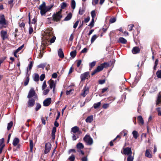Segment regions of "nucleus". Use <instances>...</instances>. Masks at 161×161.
<instances>
[{
    "mask_svg": "<svg viewBox=\"0 0 161 161\" xmlns=\"http://www.w3.org/2000/svg\"><path fill=\"white\" fill-rule=\"evenodd\" d=\"M52 6H46L45 2H43L42 3L39 7L38 9L41 10L40 13L42 15H45L46 13L49 11L52 8Z\"/></svg>",
    "mask_w": 161,
    "mask_h": 161,
    "instance_id": "1",
    "label": "nucleus"
},
{
    "mask_svg": "<svg viewBox=\"0 0 161 161\" xmlns=\"http://www.w3.org/2000/svg\"><path fill=\"white\" fill-rule=\"evenodd\" d=\"M62 10L56 12V13L54 14L53 15V20L54 21L58 22L59 21L61 18L62 17L61 14Z\"/></svg>",
    "mask_w": 161,
    "mask_h": 161,
    "instance_id": "2",
    "label": "nucleus"
},
{
    "mask_svg": "<svg viewBox=\"0 0 161 161\" xmlns=\"http://www.w3.org/2000/svg\"><path fill=\"white\" fill-rule=\"evenodd\" d=\"M83 140L88 145H91L93 143L92 139L88 135L85 136L83 138Z\"/></svg>",
    "mask_w": 161,
    "mask_h": 161,
    "instance_id": "3",
    "label": "nucleus"
},
{
    "mask_svg": "<svg viewBox=\"0 0 161 161\" xmlns=\"http://www.w3.org/2000/svg\"><path fill=\"white\" fill-rule=\"evenodd\" d=\"M36 96V94L34 89L33 88H31L29 92L27 97L28 98H30Z\"/></svg>",
    "mask_w": 161,
    "mask_h": 161,
    "instance_id": "4",
    "label": "nucleus"
},
{
    "mask_svg": "<svg viewBox=\"0 0 161 161\" xmlns=\"http://www.w3.org/2000/svg\"><path fill=\"white\" fill-rule=\"evenodd\" d=\"M0 24L3 26L6 25L7 24L3 14H1L0 15Z\"/></svg>",
    "mask_w": 161,
    "mask_h": 161,
    "instance_id": "5",
    "label": "nucleus"
},
{
    "mask_svg": "<svg viewBox=\"0 0 161 161\" xmlns=\"http://www.w3.org/2000/svg\"><path fill=\"white\" fill-rule=\"evenodd\" d=\"M83 92L81 93V95L83 97H85L88 94L89 92V88L88 87L86 86H85L83 90Z\"/></svg>",
    "mask_w": 161,
    "mask_h": 161,
    "instance_id": "6",
    "label": "nucleus"
},
{
    "mask_svg": "<svg viewBox=\"0 0 161 161\" xmlns=\"http://www.w3.org/2000/svg\"><path fill=\"white\" fill-rule=\"evenodd\" d=\"M103 66L101 64L98 66L96 69L92 73V75H93L96 73L99 72L103 69Z\"/></svg>",
    "mask_w": 161,
    "mask_h": 161,
    "instance_id": "7",
    "label": "nucleus"
},
{
    "mask_svg": "<svg viewBox=\"0 0 161 161\" xmlns=\"http://www.w3.org/2000/svg\"><path fill=\"white\" fill-rule=\"evenodd\" d=\"M51 148V144L47 142L46 143L45 147L44 153L45 154H47L50 151Z\"/></svg>",
    "mask_w": 161,
    "mask_h": 161,
    "instance_id": "8",
    "label": "nucleus"
},
{
    "mask_svg": "<svg viewBox=\"0 0 161 161\" xmlns=\"http://www.w3.org/2000/svg\"><path fill=\"white\" fill-rule=\"evenodd\" d=\"M51 98L50 97L46 99L43 102V105L44 106H48L51 103Z\"/></svg>",
    "mask_w": 161,
    "mask_h": 161,
    "instance_id": "9",
    "label": "nucleus"
},
{
    "mask_svg": "<svg viewBox=\"0 0 161 161\" xmlns=\"http://www.w3.org/2000/svg\"><path fill=\"white\" fill-rule=\"evenodd\" d=\"M123 153L125 155H129L132 154V151L130 147H127L124 149Z\"/></svg>",
    "mask_w": 161,
    "mask_h": 161,
    "instance_id": "10",
    "label": "nucleus"
},
{
    "mask_svg": "<svg viewBox=\"0 0 161 161\" xmlns=\"http://www.w3.org/2000/svg\"><path fill=\"white\" fill-rule=\"evenodd\" d=\"M0 34L1 37L3 40H4L8 38V35L6 31L2 30L1 31Z\"/></svg>",
    "mask_w": 161,
    "mask_h": 161,
    "instance_id": "11",
    "label": "nucleus"
},
{
    "mask_svg": "<svg viewBox=\"0 0 161 161\" xmlns=\"http://www.w3.org/2000/svg\"><path fill=\"white\" fill-rule=\"evenodd\" d=\"M35 103V100L33 98H31L29 100L28 102V107H32L33 106Z\"/></svg>",
    "mask_w": 161,
    "mask_h": 161,
    "instance_id": "12",
    "label": "nucleus"
},
{
    "mask_svg": "<svg viewBox=\"0 0 161 161\" xmlns=\"http://www.w3.org/2000/svg\"><path fill=\"white\" fill-rule=\"evenodd\" d=\"M89 75V73L88 72H86L81 74L80 76L81 81L85 80L86 79L88 76Z\"/></svg>",
    "mask_w": 161,
    "mask_h": 161,
    "instance_id": "13",
    "label": "nucleus"
},
{
    "mask_svg": "<svg viewBox=\"0 0 161 161\" xmlns=\"http://www.w3.org/2000/svg\"><path fill=\"white\" fill-rule=\"evenodd\" d=\"M137 119L139 124L140 125H143L144 124V121L142 117V116L140 115L137 117Z\"/></svg>",
    "mask_w": 161,
    "mask_h": 161,
    "instance_id": "14",
    "label": "nucleus"
},
{
    "mask_svg": "<svg viewBox=\"0 0 161 161\" xmlns=\"http://www.w3.org/2000/svg\"><path fill=\"white\" fill-rule=\"evenodd\" d=\"M140 49L139 48L137 47H134L132 50V52L133 54H135L139 53Z\"/></svg>",
    "mask_w": 161,
    "mask_h": 161,
    "instance_id": "15",
    "label": "nucleus"
},
{
    "mask_svg": "<svg viewBox=\"0 0 161 161\" xmlns=\"http://www.w3.org/2000/svg\"><path fill=\"white\" fill-rule=\"evenodd\" d=\"M79 131V128L76 126L73 127L71 129V132L75 134Z\"/></svg>",
    "mask_w": 161,
    "mask_h": 161,
    "instance_id": "16",
    "label": "nucleus"
},
{
    "mask_svg": "<svg viewBox=\"0 0 161 161\" xmlns=\"http://www.w3.org/2000/svg\"><path fill=\"white\" fill-rule=\"evenodd\" d=\"M28 68H27V74L26 75V78L24 82V85L25 86H26V85H27V84H28V83H29V75H28Z\"/></svg>",
    "mask_w": 161,
    "mask_h": 161,
    "instance_id": "17",
    "label": "nucleus"
},
{
    "mask_svg": "<svg viewBox=\"0 0 161 161\" xmlns=\"http://www.w3.org/2000/svg\"><path fill=\"white\" fill-rule=\"evenodd\" d=\"M93 115H90L88 116L86 119V123H91L93 120Z\"/></svg>",
    "mask_w": 161,
    "mask_h": 161,
    "instance_id": "18",
    "label": "nucleus"
},
{
    "mask_svg": "<svg viewBox=\"0 0 161 161\" xmlns=\"http://www.w3.org/2000/svg\"><path fill=\"white\" fill-rule=\"evenodd\" d=\"M58 54L59 57L61 58H63L64 57V54L61 48L59 49L58 51Z\"/></svg>",
    "mask_w": 161,
    "mask_h": 161,
    "instance_id": "19",
    "label": "nucleus"
},
{
    "mask_svg": "<svg viewBox=\"0 0 161 161\" xmlns=\"http://www.w3.org/2000/svg\"><path fill=\"white\" fill-rule=\"evenodd\" d=\"M49 86L51 89L53 88V91H54L55 87V83L54 82V81L51 80L50 82Z\"/></svg>",
    "mask_w": 161,
    "mask_h": 161,
    "instance_id": "20",
    "label": "nucleus"
},
{
    "mask_svg": "<svg viewBox=\"0 0 161 161\" xmlns=\"http://www.w3.org/2000/svg\"><path fill=\"white\" fill-rule=\"evenodd\" d=\"M161 104V92H160L157 100L156 105Z\"/></svg>",
    "mask_w": 161,
    "mask_h": 161,
    "instance_id": "21",
    "label": "nucleus"
},
{
    "mask_svg": "<svg viewBox=\"0 0 161 161\" xmlns=\"http://www.w3.org/2000/svg\"><path fill=\"white\" fill-rule=\"evenodd\" d=\"M53 34L52 32H47L45 36V38L47 40H48L50 37L53 36Z\"/></svg>",
    "mask_w": 161,
    "mask_h": 161,
    "instance_id": "22",
    "label": "nucleus"
},
{
    "mask_svg": "<svg viewBox=\"0 0 161 161\" xmlns=\"http://www.w3.org/2000/svg\"><path fill=\"white\" fill-rule=\"evenodd\" d=\"M118 42L123 44H125L127 42L126 40L122 37H120L119 38Z\"/></svg>",
    "mask_w": 161,
    "mask_h": 161,
    "instance_id": "23",
    "label": "nucleus"
},
{
    "mask_svg": "<svg viewBox=\"0 0 161 161\" xmlns=\"http://www.w3.org/2000/svg\"><path fill=\"white\" fill-rule=\"evenodd\" d=\"M72 14L71 13H69L67 15L65 18L64 19V21H68L69 20L72 18Z\"/></svg>",
    "mask_w": 161,
    "mask_h": 161,
    "instance_id": "24",
    "label": "nucleus"
},
{
    "mask_svg": "<svg viewBox=\"0 0 161 161\" xmlns=\"http://www.w3.org/2000/svg\"><path fill=\"white\" fill-rule=\"evenodd\" d=\"M19 142V139L17 138H15L13 140V144L14 146H16L17 145Z\"/></svg>",
    "mask_w": 161,
    "mask_h": 161,
    "instance_id": "25",
    "label": "nucleus"
},
{
    "mask_svg": "<svg viewBox=\"0 0 161 161\" xmlns=\"http://www.w3.org/2000/svg\"><path fill=\"white\" fill-rule=\"evenodd\" d=\"M145 156L148 158H151L152 157V155L150 153L149 150L147 149L146 151V153L145 154Z\"/></svg>",
    "mask_w": 161,
    "mask_h": 161,
    "instance_id": "26",
    "label": "nucleus"
},
{
    "mask_svg": "<svg viewBox=\"0 0 161 161\" xmlns=\"http://www.w3.org/2000/svg\"><path fill=\"white\" fill-rule=\"evenodd\" d=\"M76 147L78 149H81L84 148V146L82 143L79 142L77 144Z\"/></svg>",
    "mask_w": 161,
    "mask_h": 161,
    "instance_id": "27",
    "label": "nucleus"
},
{
    "mask_svg": "<svg viewBox=\"0 0 161 161\" xmlns=\"http://www.w3.org/2000/svg\"><path fill=\"white\" fill-rule=\"evenodd\" d=\"M132 134L134 137L136 139L138 136V132L135 130H134L132 132Z\"/></svg>",
    "mask_w": 161,
    "mask_h": 161,
    "instance_id": "28",
    "label": "nucleus"
},
{
    "mask_svg": "<svg viewBox=\"0 0 161 161\" xmlns=\"http://www.w3.org/2000/svg\"><path fill=\"white\" fill-rule=\"evenodd\" d=\"M13 125V122L11 121L8 124L7 129L8 130H9L11 129Z\"/></svg>",
    "mask_w": 161,
    "mask_h": 161,
    "instance_id": "29",
    "label": "nucleus"
},
{
    "mask_svg": "<svg viewBox=\"0 0 161 161\" xmlns=\"http://www.w3.org/2000/svg\"><path fill=\"white\" fill-rule=\"evenodd\" d=\"M76 54V52L75 50L72 51L70 53V56L73 58H74L75 57Z\"/></svg>",
    "mask_w": 161,
    "mask_h": 161,
    "instance_id": "30",
    "label": "nucleus"
},
{
    "mask_svg": "<svg viewBox=\"0 0 161 161\" xmlns=\"http://www.w3.org/2000/svg\"><path fill=\"white\" fill-rule=\"evenodd\" d=\"M34 80L35 81H38L39 80V76L38 74H35V76L34 78Z\"/></svg>",
    "mask_w": 161,
    "mask_h": 161,
    "instance_id": "31",
    "label": "nucleus"
},
{
    "mask_svg": "<svg viewBox=\"0 0 161 161\" xmlns=\"http://www.w3.org/2000/svg\"><path fill=\"white\" fill-rule=\"evenodd\" d=\"M97 37L98 36L96 35H94L91 39V43H92L93 42Z\"/></svg>",
    "mask_w": 161,
    "mask_h": 161,
    "instance_id": "32",
    "label": "nucleus"
},
{
    "mask_svg": "<svg viewBox=\"0 0 161 161\" xmlns=\"http://www.w3.org/2000/svg\"><path fill=\"white\" fill-rule=\"evenodd\" d=\"M75 2L74 0H72L71 3V8L72 9H74L75 7Z\"/></svg>",
    "mask_w": 161,
    "mask_h": 161,
    "instance_id": "33",
    "label": "nucleus"
},
{
    "mask_svg": "<svg viewBox=\"0 0 161 161\" xmlns=\"http://www.w3.org/2000/svg\"><path fill=\"white\" fill-rule=\"evenodd\" d=\"M101 104L100 102H98L97 103H94L93 105V107L95 109H96L99 107Z\"/></svg>",
    "mask_w": 161,
    "mask_h": 161,
    "instance_id": "34",
    "label": "nucleus"
},
{
    "mask_svg": "<svg viewBox=\"0 0 161 161\" xmlns=\"http://www.w3.org/2000/svg\"><path fill=\"white\" fill-rule=\"evenodd\" d=\"M41 105L39 103H36V106L35 108L36 111H37L38 110L41 108Z\"/></svg>",
    "mask_w": 161,
    "mask_h": 161,
    "instance_id": "35",
    "label": "nucleus"
},
{
    "mask_svg": "<svg viewBox=\"0 0 161 161\" xmlns=\"http://www.w3.org/2000/svg\"><path fill=\"white\" fill-rule=\"evenodd\" d=\"M92 19H94L96 15L95 11L94 10H92L91 13Z\"/></svg>",
    "mask_w": 161,
    "mask_h": 161,
    "instance_id": "36",
    "label": "nucleus"
},
{
    "mask_svg": "<svg viewBox=\"0 0 161 161\" xmlns=\"http://www.w3.org/2000/svg\"><path fill=\"white\" fill-rule=\"evenodd\" d=\"M134 159V157L131 155H130L127 158V161H133Z\"/></svg>",
    "mask_w": 161,
    "mask_h": 161,
    "instance_id": "37",
    "label": "nucleus"
},
{
    "mask_svg": "<svg viewBox=\"0 0 161 161\" xmlns=\"http://www.w3.org/2000/svg\"><path fill=\"white\" fill-rule=\"evenodd\" d=\"M78 138V136L77 135H75V134H73L72 136V138L73 141H75Z\"/></svg>",
    "mask_w": 161,
    "mask_h": 161,
    "instance_id": "38",
    "label": "nucleus"
},
{
    "mask_svg": "<svg viewBox=\"0 0 161 161\" xmlns=\"http://www.w3.org/2000/svg\"><path fill=\"white\" fill-rule=\"evenodd\" d=\"M94 19H92L91 22L90 24L88 25V26H90L91 27H92L94 25Z\"/></svg>",
    "mask_w": 161,
    "mask_h": 161,
    "instance_id": "39",
    "label": "nucleus"
},
{
    "mask_svg": "<svg viewBox=\"0 0 161 161\" xmlns=\"http://www.w3.org/2000/svg\"><path fill=\"white\" fill-rule=\"evenodd\" d=\"M156 75L158 78H161V69L158 70L156 73Z\"/></svg>",
    "mask_w": 161,
    "mask_h": 161,
    "instance_id": "40",
    "label": "nucleus"
},
{
    "mask_svg": "<svg viewBox=\"0 0 161 161\" xmlns=\"http://www.w3.org/2000/svg\"><path fill=\"white\" fill-rule=\"evenodd\" d=\"M75 158V155L73 154H72L71 155L69 158L68 159L70 161H74Z\"/></svg>",
    "mask_w": 161,
    "mask_h": 161,
    "instance_id": "41",
    "label": "nucleus"
},
{
    "mask_svg": "<svg viewBox=\"0 0 161 161\" xmlns=\"http://www.w3.org/2000/svg\"><path fill=\"white\" fill-rule=\"evenodd\" d=\"M43 90V94L44 95H47L49 91V89H44V90Z\"/></svg>",
    "mask_w": 161,
    "mask_h": 161,
    "instance_id": "42",
    "label": "nucleus"
},
{
    "mask_svg": "<svg viewBox=\"0 0 161 161\" xmlns=\"http://www.w3.org/2000/svg\"><path fill=\"white\" fill-rule=\"evenodd\" d=\"M46 65V63L41 64L38 65L37 67L39 68H42L43 69H44Z\"/></svg>",
    "mask_w": 161,
    "mask_h": 161,
    "instance_id": "43",
    "label": "nucleus"
},
{
    "mask_svg": "<svg viewBox=\"0 0 161 161\" xmlns=\"http://www.w3.org/2000/svg\"><path fill=\"white\" fill-rule=\"evenodd\" d=\"M67 6L66 3L64 2H63L61 3V8L62 9L64 8Z\"/></svg>",
    "mask_w": 161,
    "mask_h": 161,
    "instance_id": "44",
    "label": "nucleus"
},
{
    "mask_svg": "<svg viewBox=\"0 0 161 161\" xmlns=\"http://www.w3.org/2000/svg\"><path fill=\"white\" fill-rule=\"evenodd\" d=\"M116 21V18L114 17L110 18L109 20V22L111 23H113L115 22Z\"/></svg>",
    "mask_w": 161,
    "mask_h": 161,
    "instance_id": "45",
    "label": "nucleus"
},
{
    "mask_svg": "<svg viewBox=\"0 0 161 161\" xmlns=\"http://www.w3.org/2000/svg\"><path fill=\"white\" fill-rule=\"evenodd\" d=\"M99 0H92V4L93 6H95L98 4Z\"/></svg>",
    "mask_w": 161,
    "mask_h": 161,
    "instance_id": "46",
    "label": "nucleus"
},
{
    "mask_svg": "<svg viewBox=\"0 0 161 161\" xmlns=\"http://www.w3.org/2000/svg\"><path fill=\"white\" fill-rule=\"evenodd\" d=\"M85 12V10L82 9H81V8H80L79 11V14L82 15Z\"/></svg>",
    "mask_w": 161,
    "mask_h": 161,
    "instance_id": "47",
    "label": "nucleus"
},
{
    "mask_svg": "<svg viewBox=\"0 0 161 161\" xmlns=\"http://www.w3.org/2000/svg\"><path fill=\"white\" fill-rule=\"evenodd\" d=\"M47 87V85L46 84V82L45 81H43L42 86V89L44 90L45 88Z\"/></svg>",
    "mask_w": 161,
    "mask_h": 161,
    "instance_id": "48",
    "label": "nucleus"
},
{
    "mask_svg": "<svg viewBox=\"0 0 161 161\" xmlns=\"http://www.w3.org/2000/svg\"><path fill=\"white\" fill-rule=\"evenodd\" d=\"M134 27V25L133 24L129 25L128 28L130 31H131L132 30L133 28Z\"/></svg>",
    "mask_w": 161,
    "mask_h": 161,
    "instance_id": "49",
    "label": "nucleus"
},
{
    "mask_svg": "<svg viewBox=\"0 0 161 161\" xmlns=\"http://www.w3.org/2000/svg\"><path fill=\"white\" fill-rule=\"evenodd\" d=\"M96 62L95 61H93L92 63H91L89 64V66L91 68H92L94 67L96 64Z\"/></svg>",
    "mask_w": 161,
    "mask_h": 161,
    "instance_id": "50",
    "label": "nucleus"
},
{
    "mask_svg": "<svg viewBox=\"0 0 161 161\" xmlns=\"http://www.w3.org/2000/svg\"><path fill=\"white\" fill-rule=\"evenodd\" d=\"M56 128L55 127H54L53 128L52 134L53 136H54L55 135V132L56 131Z\"/></svg>",
    "mask_w": 161,
    "mask_h": 161,
    "instance_id": "51",
    "label": "nucleus"
},
{
    "mask_svg": "<svg viewBox=\"0 0 161 161\" xmlns=\"http://www.w3.org/2000/svg\"><path fill=\"white\" fill-rule=\"evenodd\" d=\"M56 37L55 36H53V37L50 40V42L51 43H53L55 41Z\"/></svg>",
    "mask_w": 161,
    "mask_h": 161,
    "instance_id": "52",
    "label": "nucleus"
},
{
    "mask_svg": "<svg viewBox=\"0 0 161 161\" xmlns=\"http://www.w3.org/2000/svg\"><path fill=\"white\" fill-rule=\"evenodd\" d=\"M33 147V142L31 140L30 141V148L31 151H32Z\"/></svg>",
    "mask_w": 161,
    "mask_h": 161,
    "instance_id": "53",
    "label": "nucleus"
},
{
    "mask_svg": "<svg viewBox=\"0 0 161 161\" xmlns=\"http://www.w3.org/2000/svg\"><path fill=\"white\" fill-rule=\"evenodd\" d=\"M109 106V104L106 103L103 105V108L104 109L107 108Z\"/></svg>",
    "mask_w": 161,
    "mask_h": 161,
    "instance_id": "54",
    "label": "nucleus"
},
{
    "mask_svg": "<svg viewBox=\"0 0 161 161\" xmlns=\"http://www.w3.org/2000/svg\"><path fill=\"white\" fill-rule=\"evenodd\" d=\"M45 75L44 74H42L40 76V80L41 81H42L44 79Z\"/></svg>",
    "mask_w": 161,
    "mask_h": 161,
    "instance_id": "55",
    "label": "nucleus"
},
{
    "mask_svg": "<svg viewBox=\"0 0 161 161\" xmlns=\"http://www.w3.org/2000/svg\"><path fill=\"white\" fill-rule=\"evenodd\" d=\"M29 31V34H31L33 31V29L32 26H30Z\"/></svg>",
    "mask_w": 161,
    "mask_h": 161,
    "instance_id": "56",
    "label": "nucleus"
},
{
    "mask_svg": "<svg viewBox=\"0 0 161 161\" xmlns=\"http://www.w3.org/2000/svg\"><path fill=\"white\" fill-rule=\"evenodd\" d=\"M36 20L35 18H34L33 19L31 23L32 24H34L35 26H36Z\"/></svg>",
    "mask_w": 161,
    "mask_h": 161,
    "instance_id": "57",
    "label": "nucleus"
},
{
    "mask_svg": "<svg viewBox=\"0 0 161 161\" xmlns=\"http://www.w3.org/2000/svg\"><path fill=\"white\" fill-rule=\"evenodd\" d=\"M33 66V62L32 61H31L30 63V64L29 65L28 67H29V70H31Z\"/></svg>",
    "mask_w": 161,
    "mask_h": 161,
    "instance_id": "58",
    "label": "nucleus"
},
{
    "mask_svg": "<svg viewBox=\"0 0 161 161\" xmlns=\"http://www.w3.org/2000/svg\"><path fill=\"white\" fill-rule=\"evenodd\" d=\"M14 1L13 0H10L8 2V3L10 5L11 7H12L13 6Z\"/></svg>",
    "mask_w": 161,
    "mask_h": 161,
    "instance_id": "59",
    "label": "nucleus"
},
{
    "mask_svg": "<svg viewBox=\"0 0 161 161\" xmlns=\"http://www.w3.org/2000/svg\"><path fill=\"white\" fill-rule=\"evenodd\" d=\"M157 110L158 112V115H161V110L160 108H157Z\"/></svg>",
    "mask_w": 161,
    "mask_h": 161,
    "instance_id": "60",
    "label": "nucleus"
},
{
    "mask_svg": "<svg viewBox=\"0 0 161 161\" xmlns=\"http://www.w3.org/2000/svg\"><path fill=\"white\" fill-rule=\"evenodd\" d=\"M52 21V19L51 18H48L47 20V22L48 24L51 23Z\"/></svg>",
    "mask_w": 161,
    "mask_h": 161,
    "instance_id": "61",
    "label": "nucleus"
},
{
    "mask_svg": "<svg viewBox=\"0 0 161 161\" xmlns=\"http://www.w3.org/2000/svg\"><path fill=\"white\" fill-rule=\"evenodd\" d=\"M90 19V17L89 16H88L87 18L84 19V22L85 23H86L89 21Z\"/></svg>",
    "mask_w": 161,
    "mask_h": 161,
    "instance_id": "62",
    "label": "nucleus"
},
{
    "mask_svg": "<svg viewBox=\"0 0 161 161\" xmlns=\"http://www.w3.org/2000/svg\"><path fill=\"white\" fill-rule=\"evenodd\" d=\"M108 89V88L107 87L103 88L102 89V93H104V92L107 91Z\"/></svg>",
    "mask_w": 161,
    "mask_h": 161,
    "instance_id": "63",
    "label": "nucleus"
},
{
    "mask_svg": "<svg viewBox=\"0 0 161 161\" xmlns=\"http://www.w3.org/2000/svg\"><path fill=\"white\" fill-rule=\"evenodd\" d=\"M81 160L82 161H88L87 157L86 156L83 157L81 158Z\"/></svg>",
    "mask_w": 161,
    "mask_h": 161,
    "instance_id": "64",
    "label": "nucleus"
}]
</instances>
